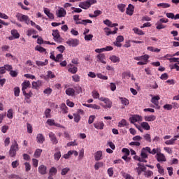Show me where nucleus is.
Here are the masks:
<instances>
[{
  "label": "nucleus",
  "mask_w": 179,
  "mask_h": 179,
  "mask_svg": "<svg viewBox=\"0 0 179 179\" xmlns=\"http://www.w3.org/2000/svg\"><path fill=\"white\" fill-rule=\"evenodd\" d=\"M17 150H19V144H17V141H16V140H14L9 150L10 157H15V156H16V152H17Z\"/></svg>",
  "instance_id": "1"
},
{
  "label": "nucleus",
  "mask_w": 179,
  "mask_h": 179,
  "mask_svg": "<svg viewBox=\"0 0 179 179\" xmlns=\"http://www.w3.org/2000/svg\"><path fill=\"white\" fill-rule=\"evenodd\" d=\"M16 17L19 22H24L26 24H30V20L29 19V16L18 13L16 15Z\"/></svg>",
  "instance_id": "2"
},
{
  "label": "nucleus",
  "mask_w": 179,
  "mask_h": 179,
  "mask_svg": "<svg viewBox=\"0 0 179 179\" xmlns=\"http://www.w3.org/2000/svg\"><path fill=\"white\" fill-rule=\"evenodd\" d=\"M100 101H103L105 105L103 106V108H111L113 107V102L108 98L100 97Z\"/></svg>",
  "instance_id": "3"
},
{
  "label": "nucleus",
  "mask_w": 179,
  "mask_h": 179,
  "mask_svg": "<svg viewBox=\"0 0 179 179\" xmlns=\"http://www.w3.org/2000/svg\"><path fill=\"white\" fill-rule=\"evenodd\" d=\"M66 43L69 45V47H78V45H79V39L69 38L66 41Z\"/></svg>",
  "instance_id": "4"
},
{
  "label": "nucleus",
  "mask_w": 179,
  "mask_h": 179,
  "mask_svg": "<svg viewBox=\"0 0 179 179\" xmlns=\"http://www.w3.org/2000/svg\"><path fill=\"white\" fill-rule=\"evenodd\" d=\"M129 121L131 124H135V122H139L142 121V116L139 115H134L129 117Z\"/></svg>",
  "instance_id": "5"
},
{
  "label": "nucleus",
  "mask_w": 179,
  "mask_h": 179,
  "mask_svg": "<svg viewBox=\"0 0 179 179\" xmlns=\"http://www.w3.org/2000/svg\"><path fill=\"white\" fill-rule=\"evenodd\" d=\"M96 61L98 62H101V64H107V62H106V55H104V53H99L96 55Z\"/></svg>",
  "instance_id": "6"
},
{
  "label": "nucleus",
  "mask_w": 179,
  "mask_h": 179,
  "mask_svg": "<svg viewBox=\"0 0 179 179\" xmlns=\"http://www.w3.org/2000/svg\"><path fill=\"white\" fill-rule=\"evenodd\" d=\"M103 31H105L106 36H110V34H117V31H118V28L115 27L114 31H111L110 28L106 27L103 29Z\"/></svg>",
  "instance_id": "7"
},
{
  "label": "nucleus",
  "mask_w": 179,
  "mask_h": 179,
  "mask_svg": "<svg viewBox=\"0 0 179 179\" xmlns=\"http://www.w3.org/2000/svg\"><path fill=\"white\" fill-rule=\"evenodd\" d=\"M48 135L52 143H53V145H57L58 143V139H57V136H55V134L50 131Z\"/></svg>",
  "instance_id": "8"
},
{
  "label": "nucleus",
  "mask_w": 179,
  "mask_h": 179,
  "mask_svg": "<svg viewBox=\"0 0 179 179\" xmlns=\"http://www.w3.org/2000/svg\"><path fill=\"white\" fill-rule=\"evenodd\" d=\"M52 36H53L55 41H59L61 35L59 34V31H58V29L53 30Z\"/></svg>",
  "instance_id": "9"
},
{
  "label": "nucleus",
  "mask_w": 179,
  "mask_h": 179,
  "mask_svg": "<svg viewBox=\"0 0 179 179\" xmlns=\"http://www.w3.org/2000/svg\"><path fill=\"white\" fill-rule=\"evenodd\" d=\"M134 10H135V7L132 4H129L127 8L126 13L127 15H129V16H132L134 15Z\"/></svg>",
  "instance_id": "10"
},
{
  "label": "nucleus",
  "mask_w": 179,
  "mask_h": 179,
  "mask_svg": "<svg viewBox=\"0 0 179 179\" xmlns=\"http://www.w3.org/2000/svg\"><path fill=\"white\" fill-rule=\"evenodd\" d=\"M43 86V81L41 80H37V81H33L32 82V88L36 89V90H38V88L41 87Z\"/></svg>",
  "instance_id": "11"
},
{
  "label": "nucleus",
  "mask_w": 179,
  "mask_h": 179,
  "mask_svg": "<svg viewBox=\"0 0 179 179\" xmlns=\"http://www.w3.org/2000/svg\"><path fill=\"white\" fill-rule=\"evenodd\" d=\"M68 71L70 72V73H73V75H75L76 72H78V67L73 66V64H69L68 65Z\"/></svg>",
  "instance_id": "12"
},
{
  "label": "nucleus",
  "mask_w": 179,
  "mask_h": 179,
  "mask_svg": "<svg viewBox=\"0 0 179 179\" xmlns=\"http://www.w3.org/2000/svg\"><path fill=\"white\" fill-rule=\"evenodd\" d=\"M31 84H30V81L29 80H25L22 83V93H25L26 92V89H27L28 87H30Z\"/></svg>",
  "instance_id": "13"
},
{
  "label": "nucleus",
  "mask_w": 179,
  "mask_h": 179,
  "mask_svg": "<svg viewBox=\"0 0 179 179\" xmlns=\"http://www.w3.org/2000/svg\"><path fill=\"white\" fill-rule=\"evenodd\" d=\"M38 173L42 176H45L47 174V166L44 165H41L38 167Z\"/></svg>",
  "instance_id": "14"
},
{
  "label": "nucleus",
  "mask_w": 179,
  "mask_h": 179,
  "mask_svg": "<svg viewBox=\"0 0 179 179\" xmlns=\"http://www.w3.org/2000/svg\"><path fill=\"white\" fill-rule=\"evenodd\" d=\"M94 159H95L96 162L102 160L103 159V152L97 151L96 152H95Z\"/></svg>",
  "instance_id": "15"
},
{
  "label": "nucleus",
  "mask_w": 179,
  "mask_h": 179,
  "mask_svg": "<svg viewBox=\"0 0 179 179\" xmlns=\"http://www.w3.org/2000/svg\"><path fill=\"white\" fill-rule=\"evenodd\" d=\"M43 12L45 13V15L48 16V17H49V19H54V14H52L51 13V11L50 10V9L47 8H43Z\"/></svg>",
  "instance_id": "16"
},
{
  "label": "nucleus",
  "mask_w": 179,
  "mask_h": 179,
  "mask_svg": "<svg viewBox=\"0 0 179 179\" xmlns=\"http://www.w3.org/2000/svg\"><path fill=\"white\" fill-rule=\"evenodd\" d=\"M78 6L82 9H89L90 7V3L87 1L80 2Z\"/></svg>",
  "instance_id": "17"
},
{
  "label": "nucleus",
  "mask_w": 179,
  "mask_h": 179,
  "mask_svg": "<svg viewBox=\"0 0 179 179\" xmlns=\"http://www.w3.org/2000/svg\"><path fill=\"white\" fill-rule=\"evenodd\" d=\"M156 159L157 160V162H166V156H164L163 154L162 153H157L156 155Z\"/></svg>",
  "instance_id": "18"
},
{
  "label": "nucleus",
  "mask_w": 179,
  "mask_h": 179,
  "mask_svg": "<svg viewBox=\"0 0 179 179\" xmlns=\"http://www.w3.org/2000/svg\"><path fill=\"white\" fill-rule=\"evenodd\" d=\"M83 105L85 106V107H88V108H93L94 110H100V106L97 104L83 103Z\"/></svg>",
  "instance_id": "19"
},
{
  "label": "nucleus",
  "mask_w": 179,
  "mask_h": 179,
  "mask_svg": "<svg viewBox=\"0 0 179 179\" xmlns=\"http://www.w3.org/2000/svg\"><path fill=\"white\" fill-rule=\"evenodd\" d=\"M36 141L38 143H44V141H45V138L41 134H38L36 136Z\"/></svg>",
  "instance_id": "20"
},
{
  "label": "nucleus",
  "mask_w": 179,
  "mask_h": 179,
  "mask_svg": "<svg viewBox=\"0 0 179 179\" xmlns=\"http://www.w3.org/2000/svg\"><path fill=\"white\" fill-rule=\"evenodd\" d=\"M96 129H103L104 128V123L103 122H96L94 124Z\"/></svg>",
  "instance_id": "21"
},
{
  "label": "nucleus",
  "mask_w": 179,
  "mask_h": 179,
  "mask_svg": "<svg viewBox=\"0 0 179 179\" xmlns=\"http://www.w3.org/2000/svg\"><path fill=\"white\" fill-rule=\"evenodd\" d=\"M65 15H66V10L64 8H61L58 10L57 17H64Z\"/></svg>",
  "instance_id": "22"
},
{
  "label": "nucleus",
  "mask_w": 179,
  "mask_h": 179,
  "mask_svg": "<svg viewBox=\"0 0 179 179\" xmlns=\"http://www.w3.org/2000/svg\"><path fill=\"white\" fill-rule=\"evenodd\" d=\"M141 127L143 129H145V131H150V125H149V123L146 122H143L141 123Z\"/></svg>",
  "instance_id": "23"
},
{
  "label": "nucleus",
  "mask_w": 179,
  "mask_h": 179,
  "mask_svg": "<svg viewBox=\"0 0 179 179\" xmlns=\"http://www.w3.org/2000/svg\"><path fill=\"white\" fill-rule=\"evenodd\" d=\"M159 100H160V96H155L152 98L151 102L155 104V106H159Z\"/></svg>",
  "instance_id": "24"
},
{
  "label": "nucleus",
  "mask_w": 179,
  "mask_h": 179,
  "mask_svg": "<svg viewBox=\"0 0 179 179\" xmlns=\"http://www.w3.org/2000/svg\"><path fill=\"white\" fill-rule=\"evenodd\" d=\"M136 170H137L138 176H141V174H142V171H143V173H145V171L146 170V167L145 166V165H143L141 167L136 168Z\"/></svg>",
  "instance_id": "25"
},
{
  "label": "nucleus",
  "mask_w": 179,
  "mask_h": 179,
  "mask_svg": "<svg viewBox=\"0 0 179 179\" xmlns=\"http://www.w3.org/2000/svg\"><path fill=\"white\" fill-rule=\"evenodd\" d=\"M109 59L113 62V64H115L117 62H120V57L115 56V55H112L109 57Z\"/></svg>",
  "instance_id": "26"
},
{
  "label": "nucleus",
  "mask_w": 179,
  "mask_h": 179,
  "mask_svg": "<svg viewBox=\"0 0 179 179\" xmlns=\"http://www.w3.org/2000/svg\"><path fill=\"white\" fill-rule=\"evenodd\" d=\"M144 120L145 121H148V122H150L152 121H155L156 120V117L153 115H151L150 116H145Z\"/></svg>",
  "instance_id": "27"
},
{
  "label": "nucleus",
  "mask_w": 179,
  "mask_h": 179,
  "mask_svg": "<svg viewBox=\"0 0 179 179\" xmlns=\"http://www.w3.org/2000/svg\"><path fill=\"white\" fill-rule=\"evenodd\" d=\"M128 125V122H127V120L122 119L120 122L118 123L119 128H122L124 127H127Z\"/></svg>",
  "instance_id": "28"
},
{
  "label": "nucleus",
  "mask_w": 179,
  "mask_h": 179,
  "mask_svg": "<svg viewBox=\"0 0 179 179\" xmlns=\"http://www.w3.org/2000/svg\"><path fill=\"white\" fill-rule=\"evenodd\" d=\"M66 94L67 96H75V90L73 88H68L66 90Z\"/></svg>",
  "instance_id": "29"
},
{
  "label": "nucleus",
  "mask_w": 179,
  "mask_h": 179,
  "mask_svg": "<svg viewBox=\"0 0 179 179\" xmlns=\"http://www.w3.org/2000/svg\"><path fill=\"white\" fill-rule=\"evenodd\" d=\"M125 8H127V5L124 3H120L117 5V9L122 12V13H124L125 12Z\"/></svg>",
  "instance_id": "30"
},
{
  "label": "nucleus",
  "mask_w": 179,
  "mask_h": 179,
  "mask_svg": "<svg viewBox=\"0 0 179 179\" xmlns=\"http://www.w3.org/2000/svg\"><path fill=\"white\" fill-rule=\"evenodd\" d=\"M60 108L63 113V114H66L68 113V106L65 103H62L60 105Z\"/></svg>",
  "instance_id": "31"
},
{
  "label": "nucleus",
  "mask_w": 179,
  "mask_h": 179,
  "mask_svg": "<svg viewBox=\"0 0 179 179\" xmlns=\"http://www.w3.org/2000/svg\"><path fill=\"white\" fill-rule=\"evenodd\" d=\"M133 31L136 34H138V36H144L145 35V32H143V31L139 29L138 28H134Z\"/></svg>",
  "instance_id": "32"
},
{
  "label": "nucleus",
  "mask_w": 179,
  "mask_h": 179,
  "mask_svg": "<svg viewBox=\"0 0 179 179\" xmlns=\"http://www.w3.org/2000/svg\"><path fill=\"white\" fill-rule=\"evenodd\" d=\"M11 34L14 38H19V37H20V34L16 29L11 30Z\"/></svg>",
  "instance_id": "33"
},
{
  "label": "nucleus",
  "mask_w": 179,
  "mask_h": 179,
  "mask_svg": "<svg viewBox=\"0 0 179 179\" xmlns=\"http://www.w3.org/2000/svg\"><path fill=\"white\" fill-rule=\"evenodd\" d=\"M148 51H151V52H160V49L157 48H154L153 46H149L147 48Z\"/></svg>",
  "instance_id": "34"
},
{
  "label": "nucleus",
  "mask_w": 179,
  "mask_h": 179,
  "mask_svg": "<svg viewBox=\"0 0 179 179\" xmlns=\"http://www.w3.org/2000/svg\"><path fill=\"white\" fill-rule=\"evenodd\" d=\"M36 64L38 66H45V65L48 64V60H45V62L36 61Z\"/></svg>",
  "instance_id": "35"
},
{
  "label": "nucleus",
  "mask_w": 179,
  "mask_h": 179,
  "mask_svg": "<svg viewBox=\"0 0 179 179\" xmlns=\"http://www.w3.org/2000/svg\"><path fill=\"white\" fill-rule=\"evenodd\" d=\"M69 171H71V169L66 167L62 169L60 174L61 176H66Z\"/></svg>",
  "instance_id": "36"
},
{
  "label": "nucleus",
  "mask_w": 179,
  "mask_h": 179,
  "mask_svg": "<svg viewBox=\"0 0 179 179\" xmlns=\"http://www.w3.org/2000/svg\"><path fill=\"white\" fill-rule=\"evenodd\" d=\"M122 104H124V106H128L129 104V100H128L127 98H122L119 97Z\"/></svg>",
  "instance_id": "37"
},
{
  "label": "nucleus",
  "mask_w": 179,
  "mask_h": 179,
  "mask_svg": "<svg viewBox=\"0 0 179 179\" xmlns=\"http://www.w3.org/2000/svg\"><path fill=\"white\" fill-rule=\"evenodd\" d=\"M121 175L125 178V179H134V177L131 176L129 173H127L124 171L121 172Z\"/></svg>",
  "instance_id": "38"
},
{
  "label": "nucleus",
  "mask_w": 179,
  "mask_h": 179,
  "mask_svg": "<svg viewBox=\"0 0 179 179\" xmlns=\"http://www.w3.org/2000/svg\"><path fill=\"white\" fill-rule=\"evenodd\" d=\"M143 138H144L145 141H146V142H149V143H150V142H152V137L150 136V134H145L143 135Z\"/></svg>",
  "instance_id": "39"
},
{
  "label": "nucleus",
  "mask_w": 179,
  "mask_h": 179,
  "mask_svg": "<svg viewBox=\"0 0 179 179\" xmlns=\"http://www.w3.org/2000/svg\"><path fill=\"white\" fill-rule=\"evenodd\" d=\"M44 114H45V118H51V109L47 108L45 110Z\"/></svg>",
  "instance_id": "40"
},
{
  "label": "nucleus",
  "mask_w": 179,
  "mask_h": 179,
  "mask_svg": "<svg viewBox=\"0 0 179 179\" xmlns=\"http://www.w3.org/2000/svg\"><path fill=\"white\" fill-rule=\"evenodd\" d=\"M156 29H157V30H162V29H166V25L162 24V23L159 22H157Z\"/></svg>",
  "instance_id": "41"
},
{
  "label": "nucleus",
  "mask_w": 179,
  "mask_h": 179,
  "mask_svg": "<svg viewBox=\"0 0 179 179\" xmlns=\"http://www.w3.org/2000/svg\"><path fill=\"white\" fill-rule=\"evenodd\" d=\"M20 94V88H19V87H15L14 88V95L15 96V97H19Z\"/></svg>",
  "instance_id": "42"
},
{
  "label": "nucleus",
  "mask_w": 179,
  "mask_h": 179,
  "mask_svg": "<svg viewBox=\"0 0 179 179\" xmlns=\"http://www.w3.org/2000/svg\"><path fill=\"white\" fill-rule=\"evenodd\" d=\"M152 175H153V171H145L144 172V176L147 178H150V177H152Z\"/></svg>",
  "instance_id": "43"
},
{
  "label": "nucleus",
  "mask_w": 179,
  "mask_h": 179,
  "mask_svg": "<svg viewBox=\"0 0 179 179\" xmlns=\"http://www.w3.org/2000/svg\"><path fill=\"white\" fill-rule=\"evenodd\" d=\"M104 166V164L103 162H96L94 165L95 170H99V169L103 167Z\"/></svg>",
  "instance_id": "44"
},
{
  "label": "nucleus",
  "mask_w": 179,
  "mask_h": 179,
  "mask_svg": "<svg viewBox=\"0 0 179 179\" xmlns=\"http://www.w3.org/2000/svg\"><path fill=\"white\" fill-rule=\"evenodd\" d=\"M50 175L49 176H51V177H52V176H55V174H57V168L55 167H52L50 169Z\"/></svg>",
  "instance_id": "45"
},
{
  "label": "nucleus",
  "mask_w": 179,
  "mask_h": 179,
  "mask_svg": "<svg viewBox=\"0 0 179 179\" xmlns=\"http://www.w3.org/2000/svg\"><path fill=\"white\" fill-rule=\"evenodd\" d=\"M61 152L58 151L56 153L54 154V159L55 160H56L57 162H58V160H59V159H61Z\"/></svg>",
  "instance_id": "46"
},
{
  "label": "nucleus",
  "mask_w": 179,
  "mask_h": 179,
  "mask_svg": "<svg viewBox=\"0 0 179 179\" xmlns=\"http://www.w3.org/2000/svg\"><path fill=\"white\" fill-rule=\"evenodd\" d=\"M176 141H177V138H171V140H168L165 141L166 145H174L176 143Z\"/></svg>",
  "instance_id": "47"
},
{
  "label": "nucleus",
  "mask_w": 179,
  "mask_h": 179,
  "mask_svg": "<svg viewBox=\"0 0 179 179\" xmlns=\"http://www.w3.org/2000/svg\"><path fill=\"white\" fill-rule=\"evenodd\" d=\"M43 152V150L41 149H36L35 152H34V156L35 157H39L41 156V152Z\"/></svg>",
  "instance_id": "48"
},
{
  "label": "nucleus",
  "mask_w": 179,
  "mask_h": 179,
  "mask_svg": "<svg viewBox=\"0 0 179 179\" xmlns=\"http://www.w3.org/2000/svg\"><path fill=\"white\" fill-rule=\"evenodd\" d=\"M46 123L48 124V125H50V127H54V125H55V120L52 119H48Z\"/></svg>",
  "instance_id": "49"
},
{
  "label": "nucleus",
  "mask_w": 179,
  "mask_h": 179,
  "mask_svg": "<svg viewBox=\"0 0 179 179\" xmlns=\"http://www.w3.org/2000/svg\"><path fill=\"white\" fill-rule=\"evenodd\" d=\"M157 6L158 7L161 6L162 8H170L171 6L169 3H161L157 4Z\"/></svg>",
  "instance_id": "50"
},
{
  "label": "nucleus",
  "mask_w": 179,
  "mask_h": 179,
  "mask_svg": "<svg viewBox=\"0 0 179 179\" xmlns=\"http://www.w3.org/2000/svg\"><path fill=\"white\" fill-rule=\"evenodd\" d=\"M92 96L94 99H100V94L96 90L92 91Z\"/></svg>",
  "instance_id": "51"
},
{
  "label": "nucleus",
  "mask_w": 179,
  "mask_h": 179,
  "mask_svg": "<svg viewBox=\"0 0 179 179\" xmlns=\"http://www.w3.org/2000/svg\"><path fill=\"white\" fill-rule=\"evenodd\" d=\"M72 79L73 82H80V76H79L78 74L72 76Z\"/></svg>",
  "instance_id": "52"
},
{
  "label": "nucleus",
  "mask_w": 179,
  "mask_h": 179,
  "mask_svg": "<svg viewBox=\"0 0 179 179\" xmlns=\"http://www.w3.org/2000/svg\"><path fill=\"white\" fill-rule=\"evenodd\" d=\"M7 117L10 120H12V118H13V110L12 109H9L8 110Z\"/></svg>",
  "instance_id": "53"
},
{
  "label": "nucleus",
  "mask_w": 179,
  "mask_h": 179,
  "mask_svg": "<svg viewBox=\"0 0 179 179\" xmlns=\"http://www.w3.org/2000/svg\"><path fill=\"white\" fill-rule=\"evenodd\" d=\"M44 94H48V96H50L52 93V89L48 87L44 90L43 91Z\"/></svg>",
  "instance_id": "54"
},
{
  "label": "nucleus",
  "mask_w": 179,
  "mask_h": 179,
  "mask_svg": "<svg viewBox=\"0 0 179 179\" xmlns=\"http://www.w3.org/2000/svg\"><path fill=\"white\" fill-rule=\"evenodd\" d=\"M107 173L109 177H113V176H114V169L113 167L109 168L107 171Z\"/></svg>",
  "instance_id": "55"
},
{
  "label": "nucleus",
  "mask_w": 179,
  "mask_h": 179,
  "mask_svg": "<svg viewBox=\"0 0 179 179\" xmlns=\"http://www.w3.org/2000/svg\"><path fill=\"white\" fill-rule=\"evenodd\" d=\"M141 159H148V154H146L145 149L141 150Z\"/></svg>",
  "instance_id": "56"
},
{
  "label": "nucleus",
  "mask_w": 179,
  "mask_h": 179,
  "mask_svg": "<svg viewBox=\"0 0 179 179\" xmlns=\"http://www.w3.org/2000/svg\"><path fill=\"white\" fill-rule=\"evenodd\" d=\"M28 134H33V127L30 123L27 124Z\"/></svg>",
  "instance_id": "57"
},
{
  "label": "nucleus",
  "mask_w": 179,
  "mask_h": 179,
  "mask_svg": "<svg viewBox=\"0 0 179 179\" xmlns=\"http://www.w3.org/2000/svg\"><path fill=\"white\" fill-rule=\"evenodd\" d=\"M149 58H150V57L148 55H143V56H141V61H143V62H146V64H147Z\"/></svg>",
  "instance_id": "58"
},
{
  "label": "nucleus",
  "mask_w": 179,
  "mask_h": 179,
  "mask_svg": "<svg viewBox=\"0 0 179 179\" xmlns=\"http://www.w3.org/2000/svg\"><path fill=\"white\" fill-rule=\"evenodd\" d=\"M85 41H92L93 40V34H88L85 36Z\"/></svg>",
  "instance_id": "59"
},
{
  "label": "nucleus",
  "mask_w": 179,
  "mask_h": 179,
  "mask_svg": "<svg viewBox=\"0 0 179 179\" xmlns=\"http://www.w3.org/2000/svg\"><path fill=\"white\" fill-rule=\"evenodd\" d=\"M35 50L36 51H39V52H45V49L41 46H38L37 45L36 48H35Z\"/></svg>",
  "instance_id": "60"
},
{
  "label": "nucleus",
  "mask_w": 179,
  "mask_h": 179,
  "mask_svg": "<svg viewBox=\"0 0 179 179\" xmlns=\"http://www.w3.org/2000/svg\"><path fill=\"white\" fill-rule=\"evenodd\" d=\"M71 156H72V150H70L66 154H64L63 155V157H64V159H69V157H71Z\"/></svg>",
  "instance_id": "61"
},
{
  "label": "nucleus",
  "mask_w": 179,
  "mask_h": 179,
  "mask_svg": "<svg viewBox=\"0 0 179 179\" xmlns=\"http://www.w3.org/2000/svg\"><path fill=\"white\" fill-rule=\"evenodd\" d=\"M47 77L50 78V79H54V78H55V74L52 73V71H48Z\"/></svg>",
  "instance_id": "62"
},
{
  "label": "nucleus",
  "mask_w": 179,
  "mask_h": 179,
  "mask_svg": "<svg viewBox=\"0 0 179 179\" xmlns=\"http://www.w3.org/2000/svg\"><path fill=\"white\" fill-rule=\"evenodd\" d=\"M75 122H79L80 121V115L78 114H73Z\"/></svg>",
  "instance_id": "63"
},
{
  "label": "nucleus",
  "mask_w": 179,
  "mask_h": 179,
  "mask_svg": "<svg viewBox=\"0 0 179 179\" xmlns=\"http://www.w3.org/2000/svg\"><path fill=\"white\" fill-rule=\"evenodd\" d=\"M37 33V31L34 29H29L27 31V36H30L31 34H36Z\"/></svg>",
  "instance_id": "64"
}]
</instances>
